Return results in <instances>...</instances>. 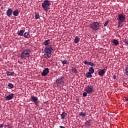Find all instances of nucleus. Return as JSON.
I'll return each instance as SVG.
<instances>
[{
    "mask_svg": "<svg viewBox=\"0 0 128 128\" xmlns=\"http://www.w3.org/2000/svg\"><path fill=\"white\" fill-rule=\"evenodd\" d=\"M118 28H122V23H120V22H118Z\"/></svg>",
    "mask_w": 128,
    "mask_h": 128,
    "instance_id": "473e14b6",
    "label": "nucleus"
},
{
    "mask_svg": "<svg viewBox=\"0 0 128 128\" xmlns=\"http://www.w3.org/2000/svg\"><path fill=\"white\" fill-rule=\"evenodd\" d=\"M60 128H66L64 126H60Z\"/></svg>",
    "mask_w": 128,
    "mask_h": 128,
    "instance_id": "a19ab883",
    "label": "nucleus"
},
{
    "mask_svg": "<svg viewBox=\"0 0 128 128\" xmlns=\"http://www.w3.org/2000/svg\"><path fill=\"white\" fill-rule=\"evenodd\" d=\"M112 42L114 44V46H118V40L116 39L113 40Z\"/></svg>",
    "mask_w": 128,
    "mask_h": 128,
    "instance_id": "aec40b11",
    "label": "nucleus"
},
{
    "mask_svg": "<svg viewBox=\"0 0 128 128\" xmlns=\"http://www.w3.org/2000/svg\"><path fill=\"white\" fill-rule=\"evenodd\" d=\"M14 94H11L8 96H6V100H12V98H14Z\"/></svg>",
    "mask_w": 128,
    "mask_h": 128,
    "instance_id": "1a4fd4ad",
    "label": "nucleus"
},
{
    "mask_svg": "<svg viewBox=\"0 0 128 128\" xmlns=\"http://www.w3.org/2000/svg\"><path fill=\"white\" fill-rule=\"evenodd\" d=\"M90 27L94 30H100V23L98 22H94L90 24Z\"/></svg>",
    "mask_w": 128,
    "mask_h": 128,
    "instance_id": "20e7f679",
    "label": "nucleus"
},
{
    "mask_svg": "<svg viewBox=\"0 0 128 128\" xmlns=\"http://www.w3.org/2000/svg\"><path fill=\"white\" fill-rule=\"evenodd\" d=\"M50 44V40H46L44 42V46H48Z\"/></svg>",
    "mask_w": 128,
    "mask_h": 128,
    "instance_id": "5701e85b",
    "label": "nucleus"
},
{
    "mask_svg": "<svg viewBox=\"0 0 128 128\" xmlns=\"http://www.w3.org/2000/svg\"><path fill=\"white\" fill-rule=\"evenodd\" d=\"M108 22H110L109 20H107L104 24V26H106L107 24H108Z\"/></svg>",
    "mask_w": 128,
    "mask_h": 128,
    "instance_id": "2f4dec72",
    "label": "nucleus"
},
{
    "mask_svg": "<svg viewBox=\"0 0 128 128\" xmlns=\"http://www.w3.org/2000/svg\"><path fill=\"white\" fill-rule=\"evenodd\" d=\"M24 30H20V31L17 32V34L20 36H24Z\"/></svg>",
    "mask_w": 128,
    "mask_h": 128,
    "instance_id": "2eb2a0df",
    "label": "nucleus"
},
{
    "mask_svg": "<svg viewBox=\"0 0 128 128\" xmlns=\"http://www.w3.org/2000/svg\"><path fill=\"white\" fill-rule=\"evenodd\" d=\"M66 116H68V114L65 112H62V114H60L62 120H64L66 118Z\"/></svg>",
    "mask_w": 128,
    "mask_h": 128,
    "instance_id": "dca6fc26",
    "label": "nucleus"
},
{
    "mask_svg": "<svg viewBox=\"0 0 128 128\" xmlns=\"http://www.w3.org/2000/svg\"><path fill=\"white\" fill-rule=\"evenodd\" d=\"M90 122V120L88 121H86L85 122L86 126H90V124H91V123Z\"/></svg>",
    "mask_w": 128,
    "mask_h": 128,
    "instance_id": "cd10ccee",
    "label": "nucleus"
},
{
    "mask_svg": "<svg viewBox=\"0 0 128 128\" xmlns=\"http://www.w3.org/2000/svg\"><path fill=\"white\" fill-rule=\"evenodd\" d=\"M126 102H128V97H126Z\"/></svg>",
    "mask_w": 128,
    "mask_h": 128,
    "instance_id": "ea45409f",
    "label": "nucleus"
},
{
    "mask_svg": "<svg viewBox=\"0 0 128 128\" xmlns=\"http://www.w3.org/2000/svg\"><path fill=\"white\" fill-rule=\"evenodd\" d=\"M82 94H83V96H88V92H84Z\"/></svg>",
    "mask_w": 128,
    "mask_h": 128,
    "instance_id": "72a5a7b5",
    "label": "nucleus"
},
{
    "mask_svg": "<svg viewBox=\"0 0 128 128\" xmlns=\"http://www.w3.org/2000/svg\"><path fill=\"white\" fill-rule=\"evenodd\" d=\"M35 18L36 20H38L40 18V14L38 12L35 14Z\"/></svg>",
    "mask_w": 128,
    "mask_h": 128,
    "instance_id": "a878e982",
    "label": "nucleus"
},
{
    "mask_svg": "<svg viewBox=\"0 0 128 128\" xmlns=\"http://www.w3.org/2000/svg\"><path fill=\"white\" fill-rule=\"evenodd\" d=\"M36 106H38V101L34 102Z\"/></svg>",
    "mask_w": 128,
    "mask_h": 128,
    "instance_id": "c9c22d12",
    "label": "nucleus"
},
{
    "mask_svg": "<svg viewBox=\"0 0 128 128\" xmlns=\"http://www.w3.org/2000/svg\"><path fill=\"white\" fill-rule=\"evenodd\" d=\"M86 78H92V73H90V72H87L86 74Z\"/></svg>",
    "mask_w": 128,
    "mask_h": 128,
    "instance_id": "a211bd4d",
    "label": "nucleus"
},
{
    "mask_svg": "<svg viewBox=\"0 0 128 128\" xmlns=\"http://www.w3.org/2000/svg\"><path fill=\"white\" fill-rule=\"evenodd\" d=\"M106 74V70H99L98 74L100 76H104V75Z\"/></svg>",
    "mask_w": 128,
    "mask_h": 128,
    "instance_id": "f8f14e48",
    "label": "nucleus"
},
{
    "mask_svg": "<svg viewBox=\"0 0 128 128\" xmlns=\"http://www.w3.org/2000/svg\"><path fill=\"white\" fill-rule=\"evenodd\" d=\"M18 63H19L20 64H22V62H21L20 60H18Z\"/></svg>",
    "mask_w": 128,
    "mask_h": 128,
    "instance_id": "e433bc0d",
    "label": "nucleus"
},
{
    "mask_svg": "<svg viewBox=\"0 0 128 128\" xmlns=\"http://www.w3.org/2000/svg\"><path fill=\"white\" fill-rule=\"evenodd\" d=\"M12 128V125L10 124L4 126V128Z\"/></svg>",
    "mask_w": 128,
    "mask_h": 128,
    "instance_id": "7c9ffc66",
    "label": "nucleus"
},
{
    "mask_svg": "<svg viewBox=\"0 0 128 128\" xmlns=\"http://www.w3.org/2000/svg\"><path fill=\"white\" fill-rule=\"evenodd\" d=\"M85 92H86L89 94H92L94 92V86H88L85 89Z\"/></svg>",
    "mask_w": 128,
    "mask_h": 128,
    "instance_id": "0eeeda50",
    "label": "nucleus"
},
{
    "mask_svg": "<svg viewBox=\"0 0 128 128\" xmlns=\"http://www.w3.org/2000/svg\"><path fill=\"white\" fill-rule=\"evenodd\" d=\"M88 72L92 74H94V68L90 67L89 68Z\"/></svg>",
    "mask_w": 128,
    "mask_h": 128,
    "instance_id": "412c9836",
    "label": "nucleus"
},
{
    "mask_svg": "<svg viewBox=\"0 0 128 128\" xmlns=\"http://www.w3.org/2000/svg\"><path fill=\"white\" fill-rule=\"evenodd\" d=\"M124 42L126 44H128V40H124Z\"/></svg>",
    "mask_w": 128,
    "mask_h": 128,
    "instance_id": "f704fd0d",
    "label": "nucleus"
},
{
    "mask_svg": "<svg viewBox=\"0 0 128 128\" xmlns=\"http://www.w3.org/2000/svg\"><path fill=\"white\" fill-rule=\"evenodd\" d=\"M72 70L74 74H78V70H76V68H72Z\"/></svg>",
    "mask_w": 128,
    "mask_h": 128,
    "instance_id": "b1692460",
    "label": "nucleus"
},
{
    "mask_svg": "<svg viewBox=\"0 0 128 128\" xmlns=\"http://www.w3.org/2000/svg\"><path fill=\"white\" fill-rule=\"evenodd\" d=\"M2 6V4H0V6Z\"/></svg>",
    "mask_w": 128,
    "mask_h": 128,
    "instance_id": "37998d69",
    "label": "nucleus"
},
{
    "mask_svg": "<svg viewBox=\"0 0 128 128\" xmlns=\"http://www.w3.org/2000/svg\"><path fill=\"white\" fill-rule=\"evenodd\" d=\"M2 48V47H1V46H0V48Z\"/></svg>",
    "mask_w": 128,
    "mask_h": 128,
    "instance_id": "79ce46f5",
    "label": "nucleus"
},
{
    "mask_svg": "<svg viewBox=\"0 0 128 128\" xmlns=\"http://www.w3.org/2000/svg\"><path fill=\"white\" fill-rule=\"evenodd\" d=\"M64 77L61 76L56 80V82L58 86H62L64 85Z\"/></svg>",
    "mask_w": 128,
    "mask_h": 128,
    "instance_id": "7ed1b4c3",
    "label": "nucleus"
},
{
    "mask_svg": "<svg viewBox=\"0 0 128 128\" xmlns=\"http://www.w3.org/2000/svg\"><path fill=\"white\" fill-rule=\"evenodd\" d=\"M79 116H86V112H80L79 114Z\"/></svg>",
    "mask_w": 128,
    "mask_h": 128,
    "instance_id": "c756f323",
    "label": "nucleus"
},
{
    "mask_svg": "<svg viewBox=\"0 0 128 128\" xmlns=\"http://www.w3.org/2000/svg\"><path fill=\"white\" fill-rule=\"evenodd\" d=\"M30 99L32 100L33 102H36L38 100V97H36L34 96H31Z\"/></svg>",
    "mask_w": 128,
    "mask_h": 128,
    "instance_id": "4468645a",
    "label": "nucleus"
},
{
    "mask_svg": "<svg viewBox=\"0 0 128 128\" xmlns=\"http://www.w3.org/2000/svg\"><path fill=\"white\" fill-rule=\"evenodd\" d=\"M42 4V8L45 10H48V6H50V3L48 0H45Z\"/></svg>",
    "mask_w": 128,
    "mask_h": 128,
    "instance_id": "39448f33",
    "label": "nucleus"
},
{
    "mask_svg": "<svg viewBox=\"0 0 128 128\" xmlns=\"http://www.w3.org/2000/svg\"><path fill=\"white\" fill-rule=\"evenodd\" d=\"M7 76H12L14 74V72H10V71H7L6 72Z\"/></svg>",
    "mask_w": 128,
    "mask_h": 128,
    "instance_id": "f3484780",
    "label": "nucleus"
},
{
    "mask_svg": "<svg viewBox=\"0 0 128 128\" xmlns=\"http://www.w3.org/2000/svg\"><path fill=\"white\" fill-rule=\"evenodd\" d=\"M12 10L10 8H9L6 12V16H8L9 18L12 16Z\"/></svg>",
    "mask_w": 128,
    "mask_h": 128,
    "instance_id": "9d476101",
    "label": "nucleus"
},
{
    "mask_svg": "<svg viewBox=\"0 0 128 128\" xmlns=\"http://www.w3.org/2000/svg\"><path fill=\"white\" fill-rule=\"evenodd\" d=\"M83 62L86 66H94V64L92 62H88L86 60H84Z\"/></svg>",
    "mask_w": 128,
    "mask_h": 128,
    "instance_id": "9b49d317",
    "label": "nucleus"
},
{
    "mask_svg": "<svg viewBox=\"0 0 128 128\" xmlns=\"http://www.w3.org/2000/svg\"><path fill=\"white\" fill-rule=\"evenodd\" d=\"M125 74H126V76H128V64L125 68Z\"/></svg>",
    "mask_w": 128,
    "mask_h": 128,
    "instance_id": "393cba45",
    "label": "nucleus"
},
{
    "mask_svg": "<svg viewBox=\"0 0 128 128\" xmlns=\"http://www.w3.org/2000/svg\"><path fill=\"white\" fill-rule=\"evenodd\" d=\"M62 64L63 65H64V64H68V60H64L62 62Z\"/></svg>",
    "mask_w": 128,
    "mask_h": 128,
    "instance_id": "bb28decb",
    "label": "nucleus"
},
{
    "mask_svg": "<svg viewBox=\"0 0 128 128\" xmlns=\"http://www.w3.org/2000/svg\"><path fill=\"white\" fill-rule=\"evenodd\" d=\"M4 128V125L2 124H0V128Z\"/></svg>",
    "mask_w": 128,
    "mask_h": 128,
    "instance_id": "58836bf2",
    "label": "nucleus"
},
{
    "mask_svg": "<svg viewBox=\"0 0 128 128\" xmlns=\"http://www.w3.org/2000/svg\"><path fill=\"white\" fill-rule=\"evenodd\" d=\"M113 78H114V80H116V76H113Z\"/></svg>",
    "mask_w": 128,
    "mask_h": 128,
    "instance_id": "4c0bfd02",
    "label": "nucleus"
},
{
    "mask_svg": "<svg viewBox=\"0 0 128 128\" xmlns=\"http://www.w3.org/2000/svg\"><path fill=\"white\" fill-rule=\"evenodd\" d=\"M78 42H80V38H78V36H76L74 40V42H75V44H78Z\"/></svg>",
    "mask_w": 128,
    "mask_h": 128,
    "instance_id": "4be33fe9",
    "label": "nucleus"
},
{
    "mask_svg": "<svg viewBox=\"0 0 128 128\" xmlns=\"http://www.w3.org/2000/svg\"><path fill=\"white\" fill-rule=\"evenodd\" d=\"M24 38H30V33L26 32L24 34Z\"/></svg>",
    "mask_w": 128,
    "mask_h": 128,
    "instance_id": "ddd939ff",
    "label": "nucleus"
},
{
    "mask_svg": "<svg viewBox=\"0 0 128 128\" xmlns=\"http://www.w3.org/2000/svg\"><path fill=\"white\" fill-rule=\"evenodd\" d=\"M53 50L54 48H52V46L50 45L47 46L44 49L45 54H44V58H50V54Z\"/></svg>",
    "mask_w": 128,
    "mask_h": 128,
    "instance_id": "f03ea898",
    "label": "nucleus"
},
{
    "mask_svg": "<svg viewBox=\"0 0 128 128\" xmlns=\"http://www.w3.org/2000/svg\"><path fill=\"white\" fill-rule=\"evenodd\" d=\"M8 86L10 88H14V84L11 83H8Z\"/></svg>",
    "mask_w": 128,
    "mask_h": 128,
    "instance_id": "c85d7f7f",
    "label": "nucleus"
},
{
    "mask_svg": "<svg viewBox=\"0 0 128 128\" xmlns=\"http://www.w3.org/2000/svg\"><path fill=\"white\" fill-rule=\"evenodd\" d=\"M31 52L30 49H24L21 52L20 58L22 60H26V58H28L30 56Z\"/></svg>",
    "mask_w": 128,
    "mask_h": 128,
    "instance_id": "f257e3e1",
    "label": "nucleus"
},
{
    "mask_svg": "<svg viewBox=\"0 0 128 128\" xmlns=\"http://www.w3.org/2000/svg\"><path fill=\"white\" fill-rule=\"evenodd\" d=\"M48 72H50V70H48V68H46L43 70V72L41 74V76H48Z\"/></svg>",
    "mask_w": 128,
    "mask_h": 128,
    "instance_id": "6e6552de",
    "label": "nucleus"
},
{
    "mask_svg": "<svg viewBox=\"0 0 128 128\" xmlns=\"http://www.w3.org/2000/svg\"><path fill=\"white\" fill-rule=\"evenodd\" d=\"M18 14H20V12H18V10L13 12V15H14V16H18Z\"/></svg>",
    "mask_w": 128,
    "mask_h": 128,
    "instance_id": "6ab92c4d",
    "label": "nucleus"
},
{
    "mask_svg": "<svg viewBox=\"0 0 128 128\" xmlns=\"http://www.w3.org/2000/svg\"><path fill=\"white\" fill-rule=\"evenodd\" d=\"M117 20L120 24H122L124 22V20H126V16L122 14H120L118 16Z\"/></svg>",
    "mask_w": 128,
    "mask_h": 128,
    "instance_id": "423d86ee",
    "label": "nucleus"
}]
</instances>
